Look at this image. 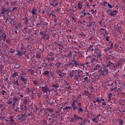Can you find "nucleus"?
<instances>
[{"label": "nucleus", "mask_w": 125, "mask_h": 125, "mask_svg": "<svg viewBox=\"0 0 125 125\" xmlns=\"http://www.w3.org/2000/svg\"><path fill=\"white\" fill-rule=\"evenodd\" d=\"M41 89H42V91L46 93V94H50V91H51V90L49 89L46 83L42 85Z\"/></svg>", "instance_id": "8"}, {"label": "nucleus", "mask_w": 125, "mask_h": 125, "mask_svg": "<svg viewBox=\"0 0 125 125\" xmlns=\"http://www.w3.org/2000/svg\"><path fill=\"white\" fill-rule=\"evenodd\" d=\"M52 87H55V88H58V87H59V84H53L52 85Z\"/></svg>", "instance_id": "53"}, {"label": "nucleus", "mask_w": 125, "mask_h": 125, "mask_svg": "<svg viewBox=\"0 0 125 125\" xmlns=\"http://www.w3.org/2000/svg\"><path fill=\"white\" fill-rule=\"evenodd\" d=\"M83 78H84V81L83 83H88L89 82V76H86L84 75L82 76Z\"/></svg>", "instance_id": "28"}, {"label": "nucleus", "mask_w": 125, "mask_h": 125, "mask_svg": "<svg viewBox=\"0 0 125 125\" xmlns=\"http://www.w3.org/2000/svg\"><path fill=\"white\" fill-rule=\"evenodd\" d=\"M46 62L44 61H43V62L41 63L42 67H46Z\"/></svg>", "instance_id": "55"}, {"label": "nucleus", "mask_w": 125, "mask_h": 125, "mask_svg": "<svg viewBox=\"0 0 125 125\" xmlns=\"http://www.w3.org/2000/svg\"><path fill=\"white\" fill-rule=\"evenodd\" d=\"M82 14H83V15H81V17H84V16H85L86 14H87V12H85V10L84 9L83 11H82Z\"/></svg>", "instance_id": "40"}, {"label": "nucleus", "mask_w": 125, "mask_h": 125, "mask_svg": "<svg viewBox=\"0 0 125 125\" xmlns=\"http://www.w3.org/2000/svg\"><path fill=\"white\" fill-rule=\"evenodd\" d=\"M43 76H47L48 80H50L51 82L54 81V73L50 72L47 70H45L43 73Z\"/></svg>", "instance_id": "5"}, {"label": "nucleus", "mask_w": 125, "mask_h": 125, "mask_svg": "<svg viewBox=\"0 0 125 125\" xmlns=\"http://www.w3.org/2000/svg\"><path fill=\"white\" fill-rule=\"evenodd\" d=\"M114 83H114V82H109L108 84V86H112L113 87Z\"/></svg>", "instance_id": "54"}, {"label": "nucleus", "mask_w": 125, "mask_h": 125, "mask_svg": "<svg viewBox=\"0 0 125 125\" xmlns=\"http://www.w3.org/2000/svg\"><path fill=\"white\" fill-rule=\"evenodd\" d=\"M109 50H111V49L109 47L104 49V52H107V51H109Z\"/></svg>", "instance_id": "57"}, {"label": "nucleus", "mask_w": 125, "mask_h": 125, "mask_svg": "<svg viewBox=\"0 0 125 125\" xmlns=\"http://www.w3.org/2000/svg\"><path fill=\"white\" fill-rule=\"evenodd\" d=\"M113 45H114V43L113 42H109V48H110V49H113Z\"/></svg>", "instance_id": "48"}, {"label": "nucleus", "mask_w": 125, "mask_h": 125, "mask_svg": "<svg viewBox=\"0 0 125 125\" xmlns=\"http://www.w3.org/2000/svg\"><path fill=\"white\" fill-rule=\"evenodd\" d=\"M125 57L123 56H120L119 58V61L118 62H117V63L115 64V68H118V67H121V66H123L124 64H125Z\"/></svg>", "instance_id": "7"}, {"label": "nucleus", "mask_w": 125, "mask_h": 125, "mask_svg": "<svg viewBox=\"0 0 125 125\" xmlns=\"http://www.w3.org/2000/svg\"><path fill=\"white\" fill-rule=\"evenodd\" d=\"M46 120H48V122H49V125H51L52 124H53L54 122V119H53L51 118V117H50L49 116H47Z\"/></svg>", "instance_id": "21"}, {"label": "nucleus", "mask_w": 125, "mask_h": 125, "mask_svg": "<svg viewBox=\"0 0 125 125\" xmlns=\"http://www.w3.org/2000/svg\"><path fill=\"white\" fill-rule=\"evenodd\" d=\"M57 74L60 79H61V78H64V77L66 76V74L64 73L63 71L59 69H57Z\"/></svg>", "instance_id": "11"}, {"label": "nucleus", "mask_w": 125, "mask_h": 125, "mask_svg": "<svg viewBox=\"0 0 125 125\" xmlns=\"http://www.w3.org/2000/svg\"><path fill=\"white\" fill-rule=\"evenodd\" d=\"M71 64L70 62L68 63H66L64 65V67L65 68V70L67 71V70H70L71 69Z\"/></svg>", "instance_id": "27"}, {"label": "nucleus", "mask_w": 125, "mask_h": 125, "mask_svg": "<svg viewBox=\"0 0 125 125\" xmlns=\"http://www.w3.org/2000/svg\"><path fill=\"white\" fill-rule=\"evenodd\" d=\"M78 73H80V72H79V70H72L70 72V76L71 77V78H73V77H74V75H77V74H78Z\"/></svg>", "instance_id": "22"}, {"label": "nucleus", "mask_w": 125, "mask_h": 125, "mask_svg": "<svg viewBox=\"0 0 125 125\" xmlns=\"http://www.w3.org/2000/svg\"><path fill=\"white\" fill-rule=\"evenodd\" d=\"M114 83L115 84V86H117V85H118V84H121V81L119 80H115V82H114Z\"/></svg>", "instance_id": "41"}, {"label": "nucleus", "mask_w": 125, "mask_h": 125, "mask_svg": "<svg viewBox=\"0 0 125 125\" xmlns=\"http://www.w3.org/2000/svg\"><path fill=\"white\" fill-rule=\"evenodd\" d=\"M107 6H108L109 8L112 9L114 7V6H112L110 3H107Z\"/></svg>", "instance_id": "63"}, {"label": "nucleus", "mask_w": 125, "mask_h": 125, "mask_svg": "<svg viewBox=\"0 0 125 125\" xmlns=\"http://www.w3.org/2000/svg\"><path fill=\"white\" fill-rule=\"evenodd\" d=\"M21 67V65H20L19 63H16V69H19Z\"/></svg>", "instance_id": "60"}, {"label": "nucleus", "mask_w": 125, "mask_h": 125, "mask_svg": "<svg viewBox=\"0 0 125 125\" xmlns=\"http://www.w3.org/2000/svg\"><path fill=\"white\" fill-rule=\"evenodd\" d=\"M47 125L46 120H43L41 121V125Z\"/></svg>", "instance_id": "45"}, {"label": "nucleus", "mask_w": 125, "mask_h": 125, "mask_svg": "<svg viewBox=\"0 0 125 125\" xmlns=\"http://www.w3.org/2000/svg\"><path fill=\"white\" fill-rule=\"evenodd\" d=\"M113 96V94L112 93H109L107 95V102H109L111 101V98Z\"/></svg>", "instance_id": "38"}, {"label": "nucleus", "mask_w": 125, "mask_h": 125, "mask_svg": "<svg viewBox=\"0 0 125 125\" xmlns=\"http://www.w3.org/2000/svg\"><path fill=\"white\" fill-rule=\"evenodd\" d=\"M14 84L17 86H19V83H18V80H16L14 82Z\"/></svg>", "instance_id": "62"}, {"label": "nucleus", "mask_w": 125, "mask_h": 125, "mask_svg": "<svg viewBox=\"0 0 125 125\" xmlns=\"http://www.w3.org/2000/svg\"><path fill=\"white\" fill-rule=\"evenodd\" d=\"M93 45H90L89 47H88V49L87 50V52H90V51H93L94 50V49L93 48Z\"/></svg>", "instance_id": "32"}, {"label": "nucleus", "mask_w": 125, "mask_h": 125, "mask_svg": "<svg viewBox=\"0 0 125 125\" xmlns=\"http://www.w3.org/2000/svg\"><path fill=\"white\" fill-rule=\"evenodd\" d=\"M77 6L79 9L82 10L83 9V2L80 1L78 2Z\"/></svg>", "instance_id": "33"}, {"label": "nucleus", "mask_w": 125, "mask_h": 125, "mask_svg": "<svg viewBox=\"0 0 125 125\" xmlns=\"http://www.w3.org/2000/svg\"><path fill=\"white\" fill-rule=\"evenodd\" d=\"M93 23H95L93 21H90L89 22V24L87 25H86V27H87L88 28H90L92 27V24H93Z\"/></svg>", "instance_id": "47"}, {"label": "nucleus", "mask_w": 125, "mask_h": 125, "mask_svg": "<svg viewBox=\"0 0 125 125\" xmlns=\"http://www.w3.org/2000/svg\"><path fill=\"white\" fill-rule=\"evenodd\" d=\"M75 104V100H74L72 102V103L71 104V106H65L63 108V110H66L68 111V113L70 112V110H73V104Z\"/></svg>", "instance_id": "13"}, {"label": "nucleus", "mask_w": 125, "mask_h": 125, "mask_svg": "<svg viewBox=\"0 0 125 125\" xmlns=\"http://www.w3.org/2000/svg\"><path fill=\"white\" fill-rule=\"evenodd\" d=\"M21 117H22V118H23V119H25V118H27V115H26V114H21Z\"/></svg>", "instance_id": "64"}, {"label": "nucleus", "mask_w": 125, "mask_h": 125, "mask_svg": "<svg viewBox=\"0 0 125 125\" xmlns=\"http://www.w3.org/2000/svg\"><path fill=\"white\" fill-rule=\"evenodd\" d=\"M9 122L11 123V125H14V123H15V120H14V117L13 116H11L9 117Z\"/></svg>", "instance_id": "30"}, {"label": "nucleus", "mask_w": 125, "mask_h": 125, "mask_svg": "<svg viewBox=\"0 0 125 125\" xmlns=\"http://www.w3.org/2000/svg\"><path fill=\"white\" fill-rule=\"evenodd\" d=\"M98 62L96 58L94 56H88L86 57V63L84 65H88V64H93Z\"/></svg>", "instance_id": "3"}, {"label": "nucleus", "mask_w": 125, "mask_h": 125, "mask_svg": "<svg viewBox=\"0 0 125 125\" xmlns=\"http://www.w3.org/2000/svg\"><path fill=\"white\" fill-rule=\"evenodd\" d=\"M84 94L85 95H87V96H88V95H92V94H91V93L90 92H89L88 91H85Z\"/></svg>", "instance_id": "52"}, {"label": "nucleus", "mask_w": 125, "mask_h": 125, "mask_svg": "<svg viewBox=\"0 0 125 125\" xmlns=\"http://www.w3.org/2000/svg\"><path fill=\"white\" fill-rule=\"evenodd\" d=\"M24 46L25 47V50H29V49L32 48V46L30 44H26Z\"/></svg>", "instance_id": "36"}, {"label": "nucleus", "mask_w": 125, "mask_h": 125, "mask_svg": "<svg viewBox=\"0 0 125 125\" xmlns=\"http://www.w3.org/2000/svg\"><path fill=\"white\" fill-rule=\"evenodd\" d=\"M33 83L35 86H39L40 85V83L39 80L32 81Z\"/></svg>", "instance_id": "34"}, {"label": "nucleus", "mask_w": 125, "mask_h": 125, "mask_svg": "<svg viewBox=\"0 0 125 125\" xmlns=\"http://www.w3.org/2000/svg\"><path fill=\"white\" fill-rule=\"evenodd\" d=\"M5 39H6V34L2 31L0 30V43L1 42H5Z\"/></svg>", "instance_id": "10"}, {"label": "nucleus", "mask_w": 125, "mask_h": 125, "mask_svg": "<svg viewBox=\"0 0 125 125\" xmlns=\"http://www.w3.org/2000/svg\"><path fill=\"white\" fill-rule=\"evenodd\" d=\"M27 79L28 78H27V76H21L20 79L21 83H24V84H26V82H27Z\"/></svg>", "instance_id": "15"}, {"label": "nucleus", "mask_w": 125, "mask_h": 125, "mask_svg": "<svg viewBox=\"0 0 125 125\" xmlns=\"http://www.w3.org/2000/svg\"><path fill=\"white\" fill-rule=\"evenodd\" d=\"M116 72V65L114 62H108L106 64H103L102 68L98 71L101 77H105L108 74H113Z\"/></svg>", "instance_id": "1"}, {"label": "nucleus", "mask_w": 125, "mask_h": 125, "mask_svg": "<svg viewBox=\"0 0 125 125\" xmlns=\"http://www.w3.org/2000/svg\"><path fill=\"white\" fill-rule=\"evenodd\" d=\"M36 87H32L30 88V90L31 91V92H32V94H35V93H34V91H35V90H36Z\"/></svg>", "instance_id": "59"}, {"label": "nucleus", "mask_w": 125, "mask_h": 125, "mask_svg": "<svg viewBox=\"0 0 125 125\" xmlns=\"http://www.w3.org/2000/svg\"><path fill=\"white\" fill-rule=\"evenodd\" d=\"M42 38L43 39H46L47 40H48L49 39V37L46 33L42 36Z\"/></svg>", "instance_id": "49"}, {"label": "nucleus", "mask_w": 125, "mask_h": 125, "mask_svg": "<svg viewBox=\"0 0 125 125\" xmlns=\"http://www.w3.org/2000/svg\"><path fill=\"white\" fill-rule=\"evenodd\" d=\"M10 12H11L10 10L5 8H3L1 10V14L2 15L5 14V13H10Z\"/></svg>", "instance_id": "18"}, {"label": "nucleus", "mask_w": 125, "mask_h": 125, "mask_svg": "<svg viewBox=\"0 0 125 125\" xmlns=\"http://www.w3.org/2000/svg\"><path fill=\"white\" fill-rule=\"evenodd\" d=\"M74 79L75 81L76 82H78V83H79V82H82V76L80 74V72H78V74L74 76Z\"/></svg>", "instance_id": "12"}, {"label": "nucleus", "mask_w": 125, "mask_h": 125, "mask_svg": "<svg viewBox=\"0 0 125 125\" xmlns=\"http://www.w3.org/2000/svg\"><path fill=\"white\" fill-rule=\"evenodd\" d=\"M100 116H101V114H100L98 115L96 118L93 119L92 122H93V123H98L99 122Z\"/></svg>", "instance_id": "23"}, {"label": "nucleus", "mask_w": 125, "mask_h": 125, "mask_svg": "<svg viewBox=\"0 0 125 125\" xmlns=\"http://www.w3.org/2000/svg\"><path fill=\"white\" fill-rule=\"evenodd\" d=\"M97 101H98V103L99 104L100 103H101V102H102V101H101V97H97Z\"/></svg>", "instance_id": "61"}, {"label": "nucleus", "mask_w": 125, "mask_h": 125, "mask_svg": "<svg viewBox=\"0 0 125 125\" xmlns=\"http://www.w3.org/2000/svg\"><path fill=\"white\" fill-rule=\"evenodd\" d=\"M102 67V66H101V65L99 64H96L95 66L93 68V70L94 71H98V70H100L101 69V68Z\"/></svg>", "instance_id": "24"}, {"label": "nucleus", "mask_w": 125, "mask_h": 125, "mask_svg": "<svg viewBox=\"0 0 125 125\" xmlns=\"http://www.w3.org/2000/svg\"><path fill=\"white\" fill-rule=\"evenodd\" d=\"M22 21H23V22L24 23V24H25V25H27L28 24H29V22H28V17H25L24 18H23L22 19Z\"/></svg>", "instance_id": "35"}, {"label": "nucleus", "mask_w": 125, "mask_h": 125, "mask_svg": "<svg viewBox=\"0 0 125 125\" xmlns=\"http://www.w3.org/2000/svg\"><path fill=\"white\" fill-rule=\"evenodd\" d=\"M92 76L94 77L95 79H101V75L99 72L93 73Z\"/></svg>", "instance_id": "16"}, {"label": "nucleus", "mask_w": 125, "mask_h": 125, "mask_svg": "<svg viewBox=\"0 0 125 125\" xmlns=\"http://www.w3.org/2000/svg\"><path fill=\"white\" fill-rule=\"evenodd\" d=\"M69 63L71 66H75L76 67H78V66L81 65V62L76 59H73L70 62H69Z\"/></svg>", "instance_id": "9"}, {"label": "nucleus", "mask_w": 125, "mask_h": 125, "mask_svg": "<svg viewBox=\"0 0 125 125\" xmlns=\"http://www.w3.org/2000/svg\"><path fill=\"white\" fill-rule=\"evenodd\" d=\"M47 110L49 112L48 114V117H50L52 119L57 118V116H58V112L54 111V110L51 108H48Z\"/></svg>", "instance_id": "6"}, {"label": "nucleus", "mask_w": 125, "mask_h": 125, "mask_svg": "<svg viewBox=\"0 0 125 125\" xmlns=\"http://www.w3.org/2000/svg\"><path fill=\"white\" fill-rule=\"evenodd\" d=\"M119 50L120 51L121 53H124V51H125V50L123 49V47L122 46H120L119 48Z\"/></svg>", "instance_id": "58"}, {"label": "nucleus", "mask_w": 125, "mask_h": 125, "mask_svg": "<svg viewBox=\"0 0 125 125\" xmlns=\"http://www.w3.org/2000/svg\"><path fill=\"white\" fill-rule=\"evenodd\" d=\"M38 116H39V117H42V116H43V110L40 109L38 113Z\"/></svg>", "instance_id": "37"}, {"label": "nucleus", "mask_w": 125, "mask_h": 125, "mask_svg": "<svg viewBox=\"0 0 125 125\" xmlns=\"http://www.w3.org/2000/svg\"><path fill=\"white\" fill-rule=\"evenodd\" d=\"M94 56L97 60V61H101L102 60V58H101V51L98 48L94 49Z\"/></svg>", "instance_id": "4"}, {"label": "nucleus", "mask_w": 125, "mask_h": 125, "mask_svg": "<svg viewBox=\"0 0 125 125\" xmlns=\"http://www.w3.org/2000/svg\"><path fill=\"white\" fill-rule=\"evenodd\" d=\"M21 109L22 111H26V110H27V105L24 104H21Z\"/></svg>", "instance_id": "31"}, {"label": "nucleus", "mask_w": 125, "mask_h": 125, "mask_svg": "<svg viewBox=\"0 0 125 125\" xmlns=\"http://www.w3.org/2000/svg\"><path fill=\"white\" fill-rule=\"evenodd\" d=\"M48 25V23L45 22V21H43L41 22V26L42 27V29L43 30L44 28H46Z\"/></svg>", "instance_id": "20"}, {"label": "nucleus", "mask_w": 125, "mask_h": 125, "mask_svg": "<svg viewBox=\"0 0 125 125\" xmlns=\"http://www.w3.org/2000/svg\"><path fill=\"white\" fill-rule=\"evenodd\" d=\"M51 5L53 7H56V6H57V5H58V2H56V3L53 2L51 3Z\"/></svg>", "instance_id": "50"}, {"label": "nucleus", "mask_w": 125, "mask_h": 125, "mask_svg": "<svg viewBox=\"0 0 125 125\" xmlns=\"http://www.w3.org/2000/svg\"><path fill=\"white\" fill-rule=\"evenodd\" d=\"M111 59H112L111 55H108L105 58V60H106V61H109V60H111Z\"/></svg>", "instance_id": "44"}, {"label": "nucleus", "mask_w": 125, "mask_h": 125, "mask_svg": "<svg viewBox=\"0 0 125 125\" xmlns=\"http://www.w3.org/2000/svg\"><path fill=\"white\" fill-rule=\"evenodd\" d=\"M19 100H20L19 99V98H18L17 97H14L13 99V101H14V102H16V103L17 102H18V101H19Z\"/></svg>", "instance_id": "46"}, {"label": "nucleus", "mask_w": 125, "mask_h": 125, "mask_svg": "<svg viewBox=\"0 0 125 125\" xmlns=\"http://www.w3.org/2000/svg\"><path fill=\"white\" fill-rule=\"evenodd\" d=\"M31 13L34 18H37L38 17V14L37 13V10L35 8H33L31 11Z\"/></svg>", "instance_id": "19"}, {"label": "nucleus", "mask_w": 125, "mask_h": 125, "mask_svg": "<svg viewBox=\"0 0 125 125\" xmlns=\"http://www.w3.org/2000/svg\"><path fill=\"white\" fill-rule=\"evenodd\" d=\"M109 11H110L109 13V15H110V16H115V15H116L118 14V10H114L113 11L112 9H110Z\"/></svg>", "instance_id": "17"}, {"label": "nucleus", "mask_w": 125, "mask_h": 125, "mask_svg": "<svg viewBox=\"0 0 125 125\" xmlns=\"http://www.w3.org/2000/svg\"><path fill=\"white\" fill-rule=\"evenodd\" d=\"M54 67H56L57 69H59V67L61 66V62L59 61H56V63L53 64Z\"/></svg>", "instance_id": "25"}, {"label": "nucleus", "mask_w": 125, "mask_h": 125, "mask_svg": "<svg viewBox=\"0 0 125 125\" xmlns=\"http://www.w3.org/2000/svg\"><path fill=\"white\" fill-rule=\"evenodd\" d=\"M0 93L2 95V97H4V95H6V94H7V92H6V91H5L4 90H3L0 91Z\"/></svg>", "instance_id": "39"}, {"label": "nucleus", "mask_w": 125, "mask_h": 125, "mask_svg": "<svg viewBox=\"0 0 125 125\" xmlns=\"http://www.w3.org/2000/svg\"><path fill=\"white\" fill-rule=\"evenodd\" d=\"M72 52L70 51L69 52L68 54L67 55H65V57H67V58H71V57H72Z\"/></svg>", "instance_id": "43"}, {"label": "nucleus", "mask_w": 125, "mask_h": 125, "mask_svg": "<svg viewBox=\"0 0 125 125\" xmlns=\"http://www.w3.org/2000/svg\"><path fill=\"white\" fill-rule=\"evenodd\" d=\"M54 54H49V56H48L46 58L47 61L48 62H50L51 61H53L54 60Z\"/></svg>", "instance_id": "14"}, {"label": "nucleus", "mask_w": 125, "mask_h": 125, "mask_svg": "<svg viewBox=\"0 0 125 125\" xmlns=\"http://www.w3.org/2000/svg\"><path fill=\"white\" fill-rule=\"evenodd\" d=\"M83 105V104L81 102H79L78 100H75V103L72 105L73 111H74V112L78 111V114L86 112L87 107L86 106H84V108L82 107Z\"/></svg>", "instance_id": "2"}, {"label": "nucleus", "mask_w": 125, "mask_h": 125, "mask_svg": "<svg viewBox=\"0 0 125 125\" xmlns=\"http://www.w3.org/2000/svg\"><path fill=\"white\" fill-rule=\"evenodd\" d=\"M74 119L72 118L71 121H73V122H74V120H75L77 122H79V121H80V116L77 115V114H74Z\"/></svg>", "instance_id": "29"}, {"label": "nucleus", "mask_w": 125, "mask_h": 125, "mask_svg": "<svg viewBox=\"0 0 125 125\" xmlns=\"http://www.w3.org/2000/svg\"><path fill=\"white\" fill-rule=\"evenodd\" d=\"M17 76H18V72H15L12 75V76L13 78H16Z\"/></svg>", "instance_id": "51"}, {"label": "nucleus", "mask_w": 125, "mask_h": 125, "mask_svg": "<svg viewBox=\"0 0 125 125\" xmlns=\"http://www.w3.org/2000/svg\"><path fill=\"white\" fill-rule=\"evenodd\" d=\"M26 53V51L22 50L21 52L19 50H17L16 55H20V56H22V55L25 54Z\"/></svg>", "instance_id": "26"}, {"label": "nucleus", "mask_w": 125, "mask_h": 125, "mask_svg": "<svg viewBox=\"0 0 125 125\" xmlns=\"http://www.w3.org/2000/svg\"><path fill=\"white\" fill-rule=\"evenodd\" d=\"M44 98H45L46 99H49V94H46L43 95Z\"/></svg>", "instance_id": "56"}, {"label": "nucleus", "mask_w": 125, "mask_h": 125, "mask_svg": "<svg viewBox=\"0 0 125 125\" xmlns=\"http://www.w3.org/2000/svg\"><path fill=\"white\" fill-rule=\"evenodd\" d=\"M29 101H30V100L29 99V97H26V99L24 100L23 102H24V104H25V105L26 104H28Z\"/></svg>", "instance_id": "42"}]
</instances>
